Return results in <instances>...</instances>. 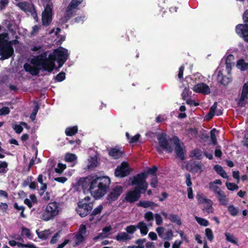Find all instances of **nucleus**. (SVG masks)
Masks as SVG:
<instances>
[{
  "instance_id": "3",
  "label": "nucleus",
  "mask_w": 248,
  "mask_h": 248,
  "mask_svg": "<svg viewBox=\"0 0 248 248\" xmlns=\"http://www.w3.org/2000/svg\"><path fill=\"white\" fill-rule=\"evenodd\" d=\"M17 40L9 41L6 33L0 34V60H5L11 57L14 54L13 45L17 44Z\"/></svg>"
},
{
  "instance_id": "11",
  "label": "nucleus",
  "mask_w": 248,
  "mask_h": 248,
  "mask_svg": "<svg viewBox=\"0 0 248 248\" xmlns=\"http://www.w3.org/2000/svg\"><path fill=\"white\" fill-rule=\"evenodd\" d=\"M131 171L129 164L126 162H123L115 170V175L118 177H124L128 175Z\"/></svg>"
},
{
  "instance_id": "63",
  "label": "nucleus",
  "mask_w": 248,
  "mask_h": 248,
  "mask_svg": "<svg viewBox=\"0 0 248 248\" xmlns=\"http://www.w3.org/2000/svg\"><path fill=\"white\" fill-rule=\"evenodd\" d=\"M140 136V134H137L135 135L134 136L131 138V139L129 141V142L130 143H132L137 141L139 140Z\"/></svg>"
},
{
  "instance_id": "33",
  "label": "nucleus",
  "mask_w": 248,
  "mask_h": 248,
  "mask_svg": "<svg viewBox=\"0 0 248 248\" xmlns=\"http://www.w3.org/2000/svg\"><path fill=\"white\" fill-rule=\"evenodd\" d=\"M225 235L226 237V239L227 241L231 242L235 245L237 244V239L233 234L229 232H226L225 233Z\"/></svg>"
},
{
  "instance_id": "20",
  "label": "nucleus",
  "mask_w": 248,
  "mask_h": 248,
  "mask_svg": "<svg viewBox=\"0 0 248 248\" xmlns=\"http://www.w3.org/2000/svg\"><path fill=\"white\" fill-rule=\"evenodd\" d=\"M221 205L226 206L229 203V199L227 197L225 193L222 191L216 195Z\"/></svg>"
},
{
  "instance_id": "40",
  "label": "nucleus",
  "mask_w": 248,
  "mask_h": 248,
  "mask_svg": "<svg viewBox=\"0 0 248 248\" xmlns=\"http://www.w3.org/2000/svg\"><path fill=\"white\" fill-rule=\"evenodd\" d=\"M173 236V234L172 230L169 229L165 231V233H164V237H163L162 239L165 240H171Z\"/></svg>"
},
{
  "instance_id": "15",
  "label": "nucleus",
  "mask_w": 248,
  "mask_h": 248,
  "mask_svg": "<svg viewBox=\"0 0 248 248\" xmlns=\"http://www.w3.org/2000/svg\"><path fill=\"white\" fill-rule=\"evenodd\" d=\"M193 90L196 93L204 94H209L211 93L209 86L204 83H200L195 85L193 87Z\"/></svg>"
},
{
  "instance_id": "13",
  "label": "nucleus",
  "mask_w": 248,
  "mask_h": 248,
  "mask_svg": "<svg viewBox=\"0 0 248 248\" xmlns=\"http://www.w3.org/2000/svg\"><path fill=\"white\" fill-rule=\"evenodd\" d=\"M86 233V227L84 225L80 226L78 232L75 235V244L74 247H76L81 244L85 239Z\"/></svg>"
},
{
  "instance_id": "10",
  "label": "nucleus",
  "mask_w": 248,
  "mask_h": 248,
  "mask_svg": "<svg viewBox=\"0 0 248 248\" xmlns=\"http://www.w3.org/2000/svg\"><path fill=\"white\" fill-rule=\"evenodd\" d=\"M76 0H72L64 14L63 16L61 18L62 22L65 23L72 17L75 13L74 10L80 4L81 0H79L77 4H75Z\"/></svg>"
},
{
  "instance_id": "32",
  "label": "nucleus",
  "mask_w": 248,
  "mask_h": 248,
  "mask_svg": "<svg viewBox=\"0 0 248 248\" xmlns=\"http://www.w3.org/2000/svg\"><path fill=\"white\" fill-rule=\"evenodd\" d=\"M36 233L38 237L42 239H46L50 235V232L49 230H45L41 232H38V231H36Z\"/></svg>"
},
{
  "instance_id": "14",
  "label": "nucleus",
  "mask_w": 248,
  "mask_h": 248,
  "mask_svg": "<svg viewBox=\"0 0 248 248\" xmlns=\"http://www.w3.org/2000/svg\"><path fill=\"white\" fill-rule=\"evenodd\" d=\"M123 192V187L120 185L115 186L108 196V199L111 201L116 200Z\"/></svg>"
},
{
  "instance_id": "7",
  "label": "nucleus",
  "mask_w": 248,
  "mask_h": 248,
  "mask_svg": "<svg viewBox=\"0 0 248 248\" xmlns=\"http://www.w3.org/2000/svg\"><path fill=\"white\" fill-rule=\"evenodd\" d=\"M244 24H239L235 28L236 33L243 39L248 42V9L243 14Z\"/></svg>"
},
{
  "instance_id": "62",
  "label": "nucleus",
  "mask_w": 248,
  "mask_h": 248,
  "mask_svg": "<svg viewBox=\"0 0 248 248\" xmlns=\"http://www.w3.org/2000/svg\"><path fill=\"white\" fill-rule=\"evenodd\" d=\"M184 71V66L182 65L179 68V72H178V77L180 79H183V78Z\"/></svg>"
},
{
  "instance_id": "45",
  "label": "nucleus",
  "mask_w": 248,
  "mask_h": 248,
  "mask_svg": "<svg viewBox=\"0 0 248 248\" xmlns=\"http://www.w3.org/2000/svg\"><path fill=\"white\" fill-rule=\"evenodd\" d=\"M216 130L215 129H212L210 132V137L212 140V144L216 145L217 144V140L216 136Z\"/></svg>"
},
{
  "instance_id": "6",
  "label": "nucleus",
  "mask_w": 248,
  "mask_h": 248,
  "mask_svg": "<svg viewBox=\"0 0 248 248\" xmlns=\"http://www.w3.org/2000/svg\"><path fill=\"white\" fill-rule=\"evenodd\" d=\"M90 200V198L88 196L78 202L76 210L80 217L86 216L93 209V205Z\"/></svg>"
},
{
  "instance_id": "64",
  "label": "nucleus",
  "mask_w": 248,
  "mask_h": 248,
  "mask_svg": "<svg viewBox=\"0 0 248 248\" xmlns=\"http://www.w3.org/2000/svg\"><path fill=\"white\" fill-rule=\"evenodd\" d=\"M14 129L17 133H20L23 130L22 127L18 124L15 125L14 126Z\"/></svg>"
},
{
  "instance_id": "16",
  "label": "nucleus",
  "mask_w": 248,
  "mask_h": 248,
  "mask_svg": "<svg viewBox=\"0 0 248 248\" xmlns=\"http://www.w3.org/2000/svg\"><path fill=\"white\" fill-rule=\"evenodd\" d=\"M173 140L175 145V153L177 157L181 160H183L185 157L184 148L182 145H181L177 138H174Z\"/></svg>"
},
{
  "instance_id": "19",
  "label": "nucleus",
  "mask_w": 248,
  "mask_h": 248,
  "mask_svg": "<svg viewBox=\"0 0 248 248\" xmlns=\"http://www.w3.org/2000/svg\"><path fill=\"white\" fill-rule=\"evenodd\" d=\"M111 230V228L110 226L105 227L102 231V232L99 233L97 236L94 237L93 239L94 241H96L99 239H103L108 237L109 234V232Z\"/></svg>"
},
{
  "instance_id": "12",
  "label": "nucleus",
  "mask_w": 248,
  "mask_h": 248,
  "mask_svg": "<svg viewBox=\"0 0 248 248\" xmlns=\"http://www.w3.org/2000/svg\"><path fill=\"white\" fill-rule=\"evenodd\" d=\"M141 193L142 191L135 187L134 190H130L125 195L124 200L129 202H134L139 199Z\"/></svg>"
},
{
  "instance_id": "22",
  "label": "nucleus",
  "mask_w": 248,
  "mask_h": 248,
  "mask_svg": "<svg viewBox=\"0 0 248 248\" xmlns=\"http://www.w3.org/2000/svg\"><path fill=\"white\" fill-rule=\"evenodd\" d=\"M138 205L145 208H150L151 209L158 206L157 204L149 201H140L138 203Z\"/></svg>"
},
{
  "instance_id": "60",
  "label": "nucleus",
  "mask_w": 248,
  "mask_h": 248,
  "mask_svg": "<svg viewBox=\"0 0 248 248\" xmlns=\"http://www.w3.org/2000/svg\"><path fill=\"white\" fill-rule=\"evenodd\" d=\"M220 146H217L216 147L215 151V155L216 157H219L222 155V152L220 150Z\"/></svg>"
},
{
  "instance_id": "50",
  "label": "nucleus",
  "mask_w": 248,
  "mask_h": 248,
  "mask_svg": "<svg viewBox=\"0 0 248 248\" xmlns=\"http://www.w3.org/2000/svg\"><path fill=\"white\" fill-rule=\"evenodd\" d=\"M144 217L147 221H150L154 219V215L152 212L149 211L144 214Z\"/></svg>"
},
{
  "instance_id": "34",
  "label": "nucleus",
  "mask_w": 248,
  "mask_h": 248,
  "mask_svg": "<svg viewBox=\"0 0 248 248\" xmlns=\"http://www.w3.org/2000/svg\"><path fill=\"white\" fill-rule=\"evenodd\" d=\"M236 66L241 70H245L248 68V63H246L243 60H239L237 62Z\"/></svg>"
},
{
  "instance_id": "38",
  "label": "nucleus",
  "mask_w": 248,
  "mask_h": 248,
  "mask_svg": "<svg viewBox=\"0 0 248 248\" xmlns=\"http://www.w3.org/2000/svg\"><path fill=\"white\" fill-rule=\"evenodd\" d=\"M228 210L230 213V214L232 216H235L238 214V209L237 208L234 206L233 205H230L228 207Z\"/></svg>"
},
{
  "instance_id": "52",
  "label": "nucleus",
  "mask_w": 248,
  "mask_h": 248,
  "mask_svg": "<svg viewBox=\"0 0 248 248\" xmlns=\"http://www.w3.org/2000/svg\"><path fill=\"white\" fill-rule=\"evenodd\" d=\"M213 202L211 201V206L207 204V203H205L204 204V209L206 210V211L208 213H213L214 212V209L213 208Z\"/></svg>"
},
{
  "instance_id": "41",
  "label": "nucleus",
  "mask_w": 248,
  "mask_h": 248,
  "mask_svg": "<svg viewBox=\"0 0 248 248\" xmlns=\"http://www.w3.org/2000/svg\"><path fill=\"white\" fill-rule=\"evenodd\" d=\"M225 185L228 189L231 191L237 190L239 188L238 186L233 183L227 182Z\"/></svg>"
},
{
  "instance_id": "18",
  "label": "nucleus",
  "mask_w": 248,
  "mask_h": 248,
  "mask_svg": "<svg viewBox=\"0 0 248 248\" xmlns=\"http://www.w3.org/2000/svg\"><path fill=\"white\" fill-rule=\"evenodd\" d=\"M222 114L221 109H217V102H215L213 105L210 108L209 112L207 114V117L208 119H211L213 117L216 115L217 116L221 115Z\"/></svg>"
},
{
  "instance_id": "26",
  "label": "nucleus",
  "mask_w": 248,
  "mask_h": 248,
  "mask_svg": "<svg viewBox=\"0 0 248 248\" xmlns=\"http://www.w3.org/2000/svg\"><path fill=\"white\" fill-rule=\"evenodd\" d=\"M196 199L199 204H205L207 203L211 206V200L208 199H206L204 197L202 194L198 193L196 195Z\"/></svg>"
},
{
  "instance_id": "44",
  "label": "nucleus",
  "mask_w": 248,
  "mask_h": 248,
  "mask_svg": "<svg viewBox=\"0 0 248 248\" xmlns=\"http://www.w3.org/2000/svg\"><path fill=\"white\" fill-rule=\"evenodd\" d=\"M66 165L62 163H59L57 167L55 169V171L58 173H61L65 169Z\"/></svg>"
},
{
  "instance_id": "28",
  "label": "nucleus",
  "mask_w": 248,
  "mask_h": 248,
  "mask_svg": "<svg viewBox=\"0 0 248 248\" xmlns=\"http://www.w3.org/2000/svg\"><path fill=\"white\" fill-rule=\"evenodd\" d=\"M216 171L224 178H228V176L225 171L223 170V168L219 165H215L214 167Z\"/></svg>"
},
{
  "instance_id": "39",
  "label": "nucleus",
  "mask_w": 248,
  "mask_h": 248,
  "mask_svg": "<svg viewBox=\"0 0 248 248\" xmlns=\"http://www.w3.org/2000/svg\"><path fill=\"white\" fill-rule=\"evenodd\" d=\"M77 158V156L74 154L68 153L65 156V160L67 162H73L76 160Z\"/></svg>"
},
{
  "instance_id": "55",
  "label": "nucleus",
  "mask_w": 248,
  "mask_h": 248,
  "mask_svg": "<svg viewBox=\"0 0 248 248\" xmlns=\"http://www.w3.org/2000/svg\"><path fill=\"white\" fill-rule=\"evenodd\" d=\"M10 113V109L7 107H3L0 109V115H7Z\"/></svg>"
},
{
  "instance_id": "47",
  "label": "nucleus",
  "mask_w": 248,
  "mask_h": 248,
  "mask_svg": "<svg viewBox=\"0 0 248 248\" xmlns=\"http://www.w3.org/2000/svg\"><path fill=\"white\" fill-rule=\"evenodd\" d=\"M39 109V106L38 104H36L35 106L34 107L33 111L30 116V118L32 121H34L35 119L36 115L38 112Z\"/></svg>"
},
{
  "instance_id": "36",
  "label": "nucleus",
  "mask_w": 248,
  "mask_h": 248,
  "mask_svg": "<svg viewBox=\"0 0 248 248\" xmlns=\"http://www.w3.org/2000/svg\"><path fill=\"white\" fill-rule=\"evenodd\" d=\"M209 187L212 191L214 192L216 195L222 191L218 186L214 185V184L213 183H209Z\"/></svg>"
},
{
  "instance_id": "31",
  "label": "nucleus",
  "mask_w": 248,
  "mask_h": 248,
  "mask_svg": "<svg viewBox=\"0 0 248 248\" xmlns=\"http://www.w3.org/2000/svg\"><path fill=\"white\" fill-rule=\"evenodd\" d=\"M77 132L78 127L77 126L68 127L65 129V134L68 136H73L75 135Z\"/></svg>"
},
{
  "instance_id": "37",
  "label": "nucleus",
  "mask_w": 248,
  "mask_h": 248,
  "mask_svg": "<svg viewBox=\"0 0 248 248\" xmlns=\"http://www.w3.org/2000/svg\"><path fill=\"white\" fill-rule=\"evenodd\" d=\"M195 219L197 221V222L201 225L206 227L208 226L209 225L208 221L204 218L198 217H195Z\"/></svg>"
},
{
  "instance_id": "29",
  "label": "nucleus",
  "mask_w": 248,
  "mask_h": 248,
  "mask_svg": "<svg viewBox=\"0 0 248 248\" xmlns=\"http://www.w3.org/2000/svg\"><path fill=\"white\" fill-rule=\"evenodd\" d=\"M97 165V158L94 157H90L88 160L87 168L88 169H92L95 168Z\"/></svg>"
},
{
  "instance_id": "24",
  "label": "nucleus",
  "mask_w": 248,
  "mask_h": 248,
  "mask_svg": "<svg viewBox=\"0 0 248 248\" xmlns=\"http://www.w3.org/2000/svg\"><path fill=\"white\" fill-rule=\"evenodd\" d=\"M217 79L220 83V84L223 85H228L231 81L229 78L223 76V74L221 71L218 72Z\"/></svg>"
},
{
  "instance_id": "1",
  "label": "nucleus",
  "mask_w": 248,
  "mask_h": 248,
  "mask_svg": "<svg viewBox=\"0 0 248 248\" xmlns=\"http://www.w3.org/2000/svg\"><path fill=\"white\" fill-rule=\"evenodd\" d=\"M68 56L69 53L66 49L59 47L55 49L47 58L46 53L45 52L31 59V63L33 66L26 63L24 65V68L26 72L33 76L37 75L40 70L50 72L54 68L55 60L59 63V68H60L67 60Z\"/></svg>"
},
{
  "instance_id": "48",
  "label": "nucleus",
  "mask_w": 248,
  "mask_h": 248,
  "mask_svg": "<svg viewBox=\"0 0 248 248\" xmlns=\"http://www.w3.org/2000/svg\"><path fill=\"white\" fill-rule=\"evenodd\" d=\"M60 232L56 233L51 238L50 243L52 244H54L58 242V240L61 237Z\"/></svg>"
},
{
  "instance_id": "25",
  "label": "nucleus",
  "mask_w": 248,
  "mask_h": 248,
  "mask_svg": "<svg viewBox=\"0 0 248 248\" xmlns=\"http://www.w3.org/2000/svg\"><path fill=\"white\" fill-rule=\"evenodd\" d=\"M137 229L140 230V232L142 235H146L149 231L147 224L143 221L138 224Z\"/></svg>"
},
{
  "instance_id": "46",
  "label": "nucleus",
  "mask_w": 248,
  "mask_h": 248,
  "mask_svg": "<svg viewBox=\"0 0 248 248\" xmlns=\"http://www.w3.org/2000/svg\"><path fill=\"white\" fill-rule=\"evenodd\" d=\"M205 235L210 241H212L214 239V236L211 229L210 228H206L205 229Z\"/></svg>"
},
{
  "instance_id": "56",
  "label": "nucleus",
  "mask_w": 248,
  "mask_h": 248,
  "mask_svg": "<svg viewBox=\"0 0 248 248\" xmlns=\"http://www.w3.org/2000/svg\"><path fill=\"white\" fill-rule=\"evenodd\" d=\"M103 209V206L102 205H99L97 207L95 208L93 211V214L96 215L101 213Z\"/></svg>"
},
{
  "instance_id": "49",
  "label": "nucleus",
  "mask_w": 248,
  "mask_h": 248,
  "mask_svg": "<svg viewBox=\"0 0 248 248\" xmlns=\"http://www.w3.org/2000/svg\"><path fill=\"white\" fill-rule=\"evenodd\" d=\"M155 230L159 236L163 238V237H164V233H165L166 231L165 228L163 227H158Z\"/></svg>"
},
{
  "instance_id": "58",
  "label": "nucleus",
  "mask_w": 248,
  "mask_h": 248,
  "mask_svg": "<svg viewBox=\"0 0 248 248\" xmlns=\"http://www.w3.org/2000/svg\"><path fill=\"white\" fill-rule=\"evenodd\" d=\"M185 176L186 178V184L188 186L190 187L192 185V182L191 181V176L190 174L186 173Z\"/></svg>"
},
{
  "instance_id": "9",
  "label": "nucleus",
  "mask_w": 248,
  "mask_h": 248,
  "mask_svg": "<svg viewBox=\"0 0 248 248\" xmlns=\"http://www.w3.org/2000/svg\"><path fill=\"white\" fill-rule=\"evenodd\" d=\"M53 5L51 2H48L42 13V20L44 25H48L52 20Z\"/></svg>"
},
{
  "instance_id": "2",
  "label": "nucleus",
  "mask_w": 248,
  "mask_h": 248,
  "mask_svg": "<svg viewBox=\"0 0 248 248\" xmlns=\"http://www.w3.org/2000/svg\"><path fill=\"white\" fill-rule=\"evenodd\" d=\"M110 179L107 176H89L81 180L83 187L90 186L89 191L95 198H100L108 191L110 184Z\"/></svg>"
},
{
  "instance_id": "35",
  "label": "nucleus",
  "mask_w": 248,
  "mask_h": 248,
  "mask_svg": "<svg viewBox=\"0 0 248 248\" xmlns=\"http://www.w3.org/2000/svg\"><path fill=\"white\" fill-rule=\"evenodd\" d=\"M248 93V83H245L243 87L241 93V96L240 100L241 101L244 100L247 98Z\"/></svg>"
},
{
  "instance_id": "30",
  "label": "nucleus",
  "mask_w": 248,
  "mask_h": 248,
  "mask_svg": "<svg viewBox=\"0 0 248 248\" xmlns=\"http://www.w3.org/2000/svg\"><path fill=\"white\" fill-rule=\"evenodd\" d=\"M169 220L178 225L181 224V219L177 215L171 214L169 215Z\"/></svg>"
},
{
  "instance_id": "59",
  "label": "nucleus",
  "mask_w": 248,
  "mask_h": 248,
  "mask_svg": "<svg viewBox=\"0 0 248 248\" xmlns=\"http://www.w3.org/2000/svg\"><path fill=\"white\" fill-rule=\"evenodd\" d=\"M22 234L23 235H25L29 238H30L31 235L30 230L27 228H22Z\"/></svg>"
},
{
  "instance_id": "43",
  "label": "nucleus",
  "mask_w": 248,
  "mask_h": 248,
  "mask_svg": "<svg viewBox=\"0 0 248 248\" xmlns=\"http://www.w3.org/2000/svg\"><path fill=\"white\" fill-rule=\"evenodd\" d=\"M137 229V225H130L127 226L125 228V231H126V233L128 234H133L134 233Z\"/></svg>"
},
{
  "instance_id": "42",
  "label": "nucleus",
  "mask_w": 248,
  "mask_h": 248,
  "mask_svg": "<svg viewBox=\"0 0 248 248\" xmlns=\"http://www.w3.org/2000/svg\"><path fill=\"white\" fill-rule=\"evenodd\" d=\"M8 163L5 161H0V174L7 171Z\"/></svg>"
},
{
  "instance_id": "5",
  "label": "nucleus",
  "mask_w": 248,
  "mask_h": 248,
  "mask_svg": "<svg viewBox=\"0 0 248 248\" xmlns=\"http://www.w3.org/2000/svg\"><path fill=\"white\" fill-rule=\"evenodd\" d=\"M147 177L148 174L145 172L138 174L130 178V185L132 186L136 185V187H138V189L141 191L143 190L144 192L148 186V184L146 181Z\"/></svg>"
},
{
  "instance_id": "51",
  "label": "nucleus",
  "mask_w": 248,
  "mask_h": 248,
  "mask_svg": "<svg viewBox=\"0 0 248 248\" xmlns=\"http://www.w3.org/2000/svg\"><path fill=\"white\" fill-rule=\"evenodd\" d=\"M144 242L143 240H138L136 241V244H139L138 246H129L127 247V248H144V246L143 243Z\"/></svg>"
},
{
  "instance_id": "53",
  "label": "nucleus",
  "mask_w": 248,
  "mask_h": 248,
  "mask_svg": "<svg viewBox=\"0 0 248 248\" xmlns=\"http://www.w3.org/2000/svg\"><path fill=\"white\" fill-rule=\"evenodd\" d=\"M65 78V74L64 72H61L55 77V79L57 81L61 82L63 81Z\"/></svg>"
},
{
  "instance_id": "27",
  "label": "nucleus",
  "mask_w": 248,
  "mask_h": 248,
  "mask_svg": "<svg viewBox=\"0 0 248 248\" xmlns=\"http://www.w3.org/2000/svg\"><path fill=\"white\" fill-rule=\"evenodd\" d=\"M18 7L24 11L25 12H28L29 11H31V10H34V8L33 5L31 4L27 3L25 2H22L18 4Z\"/></svg>"
},
{
  "instance_id": "23",
  "label": "nucleus",
  "mask_w": 248,
  "mask_h": 248,
  "mask_svg": "<svg viewBox=\"0 0 248 248\" xmlns=\"http://www.w3.org/2000/svg\"><path fill=\"white\" fill-rule=\"evenodd\" d=\"M234 59L232 55H229L226 60V69L228 74H230L232 69V66L233 64L232 61Z\"/></svg>"
},
{
  "instance_id": "17",
  "label": "nucleus",
  "mask_w": 248,
  "mask_h": 248,
  "mask_svg": "<svg viewBox=\"0 0 248 248\" xmlns=\"http://www.w3.org/2000/svg\"><path fill=\"white\" fill-rule=\"evenodd\" d=\"M108 155L112 158L117 159L124 156V152L121 148L116 146L109 150Z\"/></svg>"
},
{
  "instance_id": "21",
  "label": "nucleus",
  "mask_w": 248,
  "mask_h": 248,
  "mask_svg": "<svg viewBox=\"0 0 248 248\" xmlns=\"http://www.w3.org/2000/svg\"><path fill=\"white\" fill-rule=\"evenodd\" d=\"M116 239L120 242L126 241L130 240L132 236L125 232H122L119 233L115 237Z\"/></svg>"
},
{
  "instance_id": "54",
  "label": "nucleus",
  "mask_w": 248,
  "mask_h": 248,
  "mask_svg": "<svg viewBox=\"0 0 248 248\" xmlns=\"http://www.w3.org/2000/svg\"><path fill=\"white\" fill-rule=\"evenodd\" d=\"M155 223L157 225H160L163 223V219L161 216L159 214H155L154 216Z\"/></svg>"
},
{
  "instance_id": "57",
  "label": "nucleus",
  "mask_w": 248,
  "mask_h": 248,
  "mask_svg": "<svg viewBox=\"0 0 248 248\" xmlns=\"http://www.w3.org/2000/svg\"><path fill=\"white\" fill-rule=\"evenodd\" d=\"M150 185L152 187L155 188L157 186V177L155 176H154L152 179Z\"/></svg>"
},
{
  "instance_id": "8",
  "label": "nucleus",
  "mask_w": 248,
  "mask_h": 248,
  "mask_svg": "<svg viewBox=\"0 0 248 248\" xmlns=\"http://www.w3.org/2000/svg\"><path fill=\"white\" fill-rule=\"evenodd\" d=\"M157 139L158 140L159 146L157 147V151L160 153H162V150H165L168 153H171L172 148L169 146L168 140L166 139V135L162 133L158 135Z\"/></svg>"
},
{
  "instance_id": "4",
  "label": "nucleus",
  "mask_w": 248,
  "mask_h": 248,
  "mask_svg": "<svg viewBox=\"0 0 248 248\" xmlns=\"http://www.w3.org/2000/svg\"><path fill=\"white\" fill-rule=\"evenodd\" d=\"M61 210L62 208L59 203L56 202H49L46 206L40 218L45 221L52 220L60 214Z\"/></svg>"
},
{
  "instance_id": "61",
  "label": "nucleus",
  "mask_w": 248,
  "mask_h": 248,
  "mask_svg": "<svg viewBox=\"0 0 248 248\" xmlns=\"http://www.w3.org/2000/svg\"><path fill=\"white\" fill-rule=\"evenodd\" d=\"M8 0H0V10H2L5 8L8 3Z\"/></svg>"
}]
</instances>
